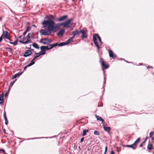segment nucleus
I'll return each mask as SVG.
<instances>
[{
    "instance_id": "nucleus-10",
    "label": "nucleus",
    "mask_w": 154,
    "mask_h": 154,
    "mask_svg": "<svg viewBox=\"0 0 154 154\" xmlns=\"http://www.w3.org/2000/svg\"><path fill=\"white\" fill-rule=\"evenodd\" d=\"M2 35H3V37L4 39L5 38L8 39L10 41H11L8 32L7 31H5V32L4 31Z\"/></svg>"
},
{
    "instance_id": "nucleus-33",
    "label": "nucleus",
    "mask_w": 154,
    "mask_h": 154,
    "mask_svg": "<svg viewBox=\"0 0 154 154\" xmlns=\"http://www.w3.org/2000/svg\"><path fill=\"white\" fill-rule=\"evenodd\" d=\"M0 103L1 104L3 103V98L2 97H0Z\"/></svg>"
},
{
    "instance_id": "nucleus-40",
    "label": "nucleus",
    "mask_w": 154,
    "mask_h": 154,
    "mask_svg": "<svg viewBox=\"0 0 154 154\" xmlns=\"http://www.w3.org/2000/svg\"><path fill=\"white\" fill-rule=\"evenodd\" d=\"M153 68V67L152 66H148L147 67V69H149V68L152 69Z\"/></svg>"
},
{
    "instance_id": "nucleus-4",
    "label": "nucleus",
    "mask_w": 154,
    "mask_h": 154,
    "mask_svg": "<svg viewBox=\"0 0 154 154\" xmlns=\"http://www.w3.org/2000/svg\"><path fill=\"white\" fill-rule=\"evenodd\" d=\"M140 140V137L138 139L134 142V143L131 145H122L123 147H129L132 148L133 149H135L137 147V144L139 142Z\"/></svg>"
},
{
    "instance_id": "nucleus-26",
    "label": "nucleus",
    "mask_w": 154,
    "mask_h": 154,
    "mask_svg": "<svg viewBox=\"0 0 154 154\" xmlns=\"http://www.w3.org/2000/svg\"><path fill=\"white\" fill-rule=\"evenodd\" d=\"M32 45L35 48L38 49L39 48L38 45L35 43H34Z\"/></svg>"
},
{
    "instance_id": "nucleus-41",
    "label": "nucleus",
    "mask_w": 154,
    "mask_h": 154,
    "mask_svg": "<svg viewBox=\"0 0 154 154\" xmlns=\"http://www.w3.org/2000/svg\"><path fill=\"white\" fill-rule=\"evenodd\" d=\"M84 137H82V138L81 139L80 142H82L83 141V140H84Z\"/></svg>"
},
{
    "instance_id": "nucleus-7",
    "label": "nucleus",
    "mask_w": 154,
    "mask_h": 154,
    "mask_svg": "<svg viewBox=\"0 0 154 154\" xmlns=\"http://www.w3.org/2000/svg\"><path fill=\"white\" fill-rule=\"evenodd\" d=\"M87 30L84 28L80 30V33H81L82 35L81 36V37L83 38H87Z\"/></svg>"
},
{
    "instance_id": "nucleus-50",
    "label": "nucleus",
    "mask_w": 154,
    "mask_h": 154,
    "mask_svg": "<svg viewBox=\"0 0 154 154\" xmlns=\"http://www.w3.org/2000/svg\"><path fill=\"white\" fill-rule=\"evenodd\" d=\"M3 131H4V133L5 134V133H6V131H5V129H3Z\"/></svg>"
},
{
    "instance_id": "nucleus-57",
    "label": "nucleus",
    "mask_w": 154,
    "mask_h": 154,
    "mask_svg": "<svg viewBox=\"0 0 154 154\" xmlns=\"http://www.w3.org/2000/svg\"><path fill=\"white\" fill-rule=\"evenodd\" d=\"M48 17H45V18H48Z\"/></svg>"
},
{
    "instance_id": "nucleus-32",
    "label": "nucleus",
    "mask_w": 154,
    "mask_h": 154,
    "mask_svg": "<svg viewBox=\"0 0 154 154\" xmlns=\"http://www.w3.org/2000/svg\"><path fill=\"white\" fill-rule=\"evenodd\" d=\"M49 16L50 17V18L48 19V20H53L54 17L52 15H49Z\"/></svg>"
},
{
    "instance_id": "nucleus-47",
    "label": "nucleus",
    "mask_w": 154,
    "mask_h": 154,
    "mask_svg": "<svg viewBox=\"0 0 154 154\" xmlns=\"http://www.w3.org/2000/svg\"><path fill=\"white\" fill-rule=\"evenodd\" d=\"M8 93L7 92H6L5 95V97H6L8 96Z\"/></svg>"
},
{
    "instance_id": "nucleus-20",
    "label": "nucleus",
    "mask_w": 154,
    "mask_h": 154,
    "mask_svg": "<svg viewBox=\"0 0 154 154\" xmlns=\"http://www.w3.org/2000/svg\"><path fill=\"white\" fill-rule=\"evenodd\" d=\"M22 73V72H21L20 73H18L15 74L12 77V79H15L17 77H19L20 75H21Z\"/></svg>"
},
{
    "instance_id": "nucleus-48",
    "label": "nucleus",
    "mask_w": 154,
    "mask_h": 154,
    "mask_svg": "<svg viewBox=\"0 0 154 154\" xmlns=\"http://www.w3.org/2000/svg\"><path fill=\"white\" fill-rule=\"evenodd\" d=\"M110 154H114V152L112 150Z\"/></svg>"
},
{
    "instance_id": "nucleus-22",
    "label": "nucleus",
    "mask_w": 154,
    "mask_h": 154,
    "mask_svg": "<svg viewBox=\"0 0 154 154\" xmlns=\"http://www.w3.org/2000/svg\"><path fill=\"white\" fill-rule=\"evenodd\" d=\"M103 128H104V130L105 131H107L108 132H109L110 130V128L109 127H107L104 126Z\"/></svg>"
},
{
    "instance_id": "nucleus-6",
    "label": "nucleus",
    "mask_w": 154,
    "mask_h": 154,
    "mask_svg": "<svg viewBox=\"0 0 154 154\" xmlns=\"http://www.w3.org/2000/svg\"><path fill=\"white\" fill-rule=\"evenodd\" d=\"M72 20L73 19L72 18L69 19L65 22L61 23V25L64 27L69 28L70 27V26H69V25L71 22Z\"/></svg>"
},
{
    "instance_id": "nucleus-18",
    "label": "nucleus",
    "mask_w": 154,
    "mask_h": 154,
    "mask_svg": "<svg viewBox=\"0 0 154 154\" xmlns=\"http://www.w3.org/2000/svg\"><path fill=\"white\" fill-rule=\"evenodd\" d=\"M80 33V31H79L78 30H75L72 32V34L73 37H74L75 36L79 35Z\"/></svg>"
},
{
    "instance_id": "nucleus-16",
    "label": "nucleus",
    "mask_w": 154,
    "mask_h": 154,
    "mask_svg": "<svg viewBox=\"0 0 154 154\" xmlns=\"http://www.w3.org/2000/svg\"><path fill=\"white\" fill-rule=\"evenodd\" d=\"M4 116L5 120V124L7 125L8 123V121L6 116V113L5 111L4 112Z\"/></svg>"
},
{
    "instance_id": "nucleus-35",
    "label": "nucleus",
    "mask_w": 154,
    "mask_h": 154,
    "mask_svg": "<svg viewBox=\"0 0 154 154\" xmlns=\"http://www.w3.org/2000/svg\"><path fill=\"white\" fill-rule=\"evenodd\" d=\"M31 29V27H30L29 26H27L26 27V31L27 32L29 31Z\"/></svg>"
},
{
    "instance_id": "nucleus-44",
    "label": "nucleus",
    "mask_w": 154,
    "mask_h": 154,
    "mask_svg": "<svg viewBox=\"0 0 154 154\" xmlns=\"http://www.w3.org/2000/svg\"><path fill=\"white\" fill-rule=\"evenodd\" d=\"M107 149V147L106 146L105 148V152H106Z\"/></svg>"
},
{
    "instance_id": "nucleus-19",
    "label": "nucleus",
    "mask_w": 154,
    "mask_h": 154,
    "mask_svg": "<svg viewBox=\"0 0 154 154\" xmlns=\"http://www.w3.org/2000/svg\"><path fill=\"white\" fill-rule=\"evenodd\" d=\"M48 46H41L40 47L41 49L42 52H44L47 50H48Z\"/></svg>"
},
{
    "instance_id": "nucleus-43",
    "label": "nucleus",
    "mask_w": 154,
    "mask_h": 154,
    "mask_svg": "<svg viewBox=\"0 0 154 154\" xmlns=\"http://www.w3.org/2000/svg\"><path fill=\"white\" fill-rule=\"evenodd\" d=\"M39 53V54H41V55L44 54L45 53V51L41 53Z\"/></svg>"
},
{
    "instance_id": "nucleus-1",
    "label": "nucleus",
    "mask_w": 154,
    "mask_h": 154,
    "mask_svg": "<svg viewBox=\"0 0 154 154\" xmlns=\"http://www.w3.org/2000/svg\"><path fill=\"white\" fill-rule=\"evenodd\" d=\"M55 23L52 20H46L45 22V24H47L49 25L50 28L49 29L51 30L52 31H55L56 30L60 27L61 26H62L61 23H57L54 24Z\"/></svg>"
},
{
    "instance_id": "nucleus-51",
    "label": "nucleus",
    "mask_w": 154,
    "mask_h": 154,
    "mask_svg": "<svg viewBox=\"0 0 154 154\" xmlns=\"http://www.w3.org/2000/svg\"><path fill=\"white\" fill-rule=\"evenodd\" d=\"M28 67V66H25L24 67V70H25L26 68Z\"/></svg>"
},
{
    "instance_id": "nucleus-31",
    "label": "nucleus",
    "mask_w": 154,
    "mask_h": 154,
    "mask_svg": "<svg viewBox=\"0 0 154 154\" xmlns=\"http://www.w3.org/2000/svg\"><path fill=\"white\" fill-rule=\"evenodd\" d=\"M17 79H16L15 81H13V82H11L10 83V85L9 88V89H10V87H11L13 86L14 84L15 83V82L16 81Z\"/></svg>"
},
{
    "instance_id": "nucleus-14",
    "label": "nucleus",
    "mask_w": 154,
    "mask_h": 154,
    "mask_svg": "<svg viewBox=\"0 0 154 154\" xmlns=\"http://www.w3.org/2000/svg\"><path fill=\"white\" fill-rule=\"evenodd\" d=\"M31 54V51L30 50H28L25 51V54L23 55V56L25 57H26L30 55Z\"/></svg>"
},
{
    "instance_id": "nucleus-28",
    "label": "nucleus",
    "mask_w": 154,
    "mask_h": 154,
    "mask_svg": "<svg viewBox=\"0 0 154 154\" xmlns=\"http://www.w3.org/2000/svg\"><path fill=\"white\" fill-rule=\"evenodd\" d=\"M88 130H85L83 131V133L82 134L83 136H85L86 135V132H88Z\"/></svg>"
},
{
    "instance_id": "nucleus-36",
    "label": "nucleus",
    "mask_w": 154,
    "mask_h": 154,
    "mask_svg": "<svg viewBox=\"0 0 154 154\" xmlns=\"http://www.w3.org/2000/svg\"><path fill=\"white\" fill-rule=\"evenodd\" d=\"M154 134V133L153 132H151L150 133H149V136H150V138H152V136Z\"/></svg>"
},
{
    "instance_id": "nucleus-2",
    "label": "nucleus",
    "mask_w": 154,
    "mask_h": 154,
    "mask_svg": "<svg viewBox=\"0 0 154 154\" xmlns=\"http://www.w3.org/2000/svg\"><path fill=\"white\" fill-rule=\"evenodd\" d=\"M46 20H44L42 23V25L43 27L46 29L47 28V30L45 29H42L40 31V32L41 34L43 35H48L51 34V30L49 29L50 28L49 25L47 24H45V22Z\"/></svg>"
},
{
    "instance_id": "nucleus-30",
    "label": "nucleus",
    "mask_w": 154,
    "mask_h": 154,
    "mask_svg": "<svg viewBox=\"0 0 154 154\" xmlns=\"http://www.w3.org/2000/svg\"><path fill=\"white\" fill-rule=\"evenodd\" d=\"M35 62L33 61H32V60H31V62L29 63V64H28L27 65V66H28V67H29L32 65H33V64H34V63H35Z\"/></svg>"
},
{
    "instance_id": "nucleus-5",
    "label": "nucleus",
    "mask_w": 154,
    "mask_h": 154,
    "mask_svg": "<svg viewBox=\"0 0 154 154\" xmlns=\"http://www.w3.org/2000/svg\"><path fill=\"white\" fill-rule=\"evenodd\" d=\"M52 41L51 39L47 38H42L40 41V42L43 43L44 45L48 44L51 43Z\"/></svg>"
},
{
    "instance_id": "nucleus-39",
    "label": "nucleus",
    "mask_w": 154,
    "mask_h": 154,
    "mask_svg": "<svg viewBox=\"0 0 154 154\" xmlns=\"http://www.w3.org/2000/svg\"><path fill=\"white\" fill-rule=\"evenodd\" d=\"M0 151H2V152H3L5 154H7L5 152V150L3 149H0Z\"/></svg>"
},
{
    "instance_id": "nucleus-17",
    "label": "nucleus",
    "mask_w": 154,
    "mask_h": 154,
    "mask_svg": "<svg viewBox=\"0 0 154 154\" xmlns=\"http://www.w3.org/2000/svg\"><path fill=\"white\" fill-rule=\"evenodd\" d=\"M95 117L97 118V120H99L100 121H101L102 122V123H103L104 122V120L100 116H97L96 115H95Z\"/></svg>"
},
{
    "instance_id": "nucleus-15",
    "label": "nucleus",
    "mask_w": 154,
    "mask_h": 154,
    "mask_svg": "<svg viewBox=\"0 0 154 154\" xmlns=\"http://www.w3.org/2000/svg\"><path fill=\"white\" fill-rule=\"evenodd\" d=\"M56 46H57V45L55 44V43L53 44H50L48 46H48V50H49Z\"/></svg>"
},
{
    "instance_id": "nucleus-49",
    "label": "nucleus",
    "mask_w": 154,
    "mask_h": 154,
    "mask_svg": "<svg viewBox=\"0 0 154 154\" xmlns=\"http://www.w3.org/2000/svg\"><path fill=\"white\" fill-rule=\"evenodd\" d=\"M143 143H142L141 144H140V147H142V146H143Z\"/></svg>"
},
{
    "instance_id": "nucleus-46",
    "label": "nucleus",
    "mask_w": 154,
    "mask_h": 154,
    "mask_svg": "<svg viewBox=\"0 0 154 154\" xmlns=\"http://www.w3.org/2000/svg\"><path fill=\"white\" fill-rule=\"evenodd\" d=\"M2 97V98H3V93H2L0 97Z\"/></svg>"
},
{
    "instance_id": "nucleus-54",
    "label": "nucleus",
    "mask_w": 154,
    "mask_h": 154,
    "mask_svg": "<svg viewBox=\"0 0 154 154\" xmlns=\"http://www.w3.org/2000/svg\"><path fill=\"white\" fill-rule=\"evenodd\" d=\"M2 19V17H0V21H1Z\"/></svg>"
},
{
    "instance_id": "nucleus-38",
    "label": "nucleus",
    "mask_w": 154,
    "mask_h": 154,
    "mask_svg": "<svg viewBox=\"0 0 154 154\" xmlns=\"http://www.w3.org/2000/svg\"><path fill=\"white\" fill-rule=\"evenodd\" d=\"M27 36H28V37H31L32 36V34L31 33H28Z\"/></svg>"
},
{
    "instance_id": "nucleus-37",
    "label": "nucleus",
    "mask_w": 154,
    "mask_h": 154,
    "mask_svg": "<svg viewBox=\"0 0 154 154\" xmlns=\"http://www.w3.org/2000/svg\"><path fill=\"white\" fill-rule=\"evenodd\" d=\"M3 35H2L0 37V42H1L2 41V39H3Z\"/></svg>"
},
{
    "instance_id": "nucleus-42",
    "label": "nucleus",
    "mask_w": 154,
    "mask_h": 154,
    "mask_svg": "<svg viewBox=\"0 0 154 154\" xmlns=\"http://www.w3.org/2000/svg\"><path fill=\"white\" fill-rule=\"evenodd\" d=\"M27 32L26 31H25L23 33L22 35L24 36L26 35Z\"/></svg>"
},
{
    "instance_id": "nucleus-12",
    "label": "nucleus",
    "mask_w": 154,
    "mask_h": 154,
    "mask_svg": "<svg viewBox=\"0 0 154 154\" xmlns=\"http://www.w3.org/2000/svg\"><path fill=\"white\" fill-rule=\"evenodd\" d=\"M67 17L68 16L67 15H64L57 18V20L59 21H63L66 19Z\"/></svg>"
},
{
    "instance_id": "nucleus-8",
    "label": "nucleus",
    "mask_w": 154,
    "mask_h": 154,
    "mask_svg": "<svg viewBox=\"0 0 154 154\" xmlns=\"http://www.w3.org/2000/svg\"><path fill=\"white\" fill-rule=\"evenodd\" d=\"M100 60L101 62V64L102 66V68L103 69H106L109 67V66L105 64V62L102 58H100Z\"/></svg>"
},
{
    "instance_id": "nucleus-25",
    "label": "nucleus",
    "mask_w": 154,
    "mask_h": 154,
    "mask_svg": "<svg viewBox=\"0 0 154 154\" xmlns=\"http://www.w3.org/2000/svg\"><path fill=\"white\" fill-rule=\"evenodd\" d=\"M9 43L11 44H13L15 46L17 44V40H16L14 41V42H10Z\"/></svg>"
},
{
    "instance_id": "nucleus-24",
    "label": "nucleus",
    "mask_w": 154,
    "mask_h": 154,
    "mask_svg": "<svg viewBox=\"0 0 154 154\" xmlns=\"http://www.w3.org/2000/svg\"><path fill=\"white\" fill-rule=\"evenodd\" d=\"M35 55H36L34 56L32 61H34L36 58L38 57L41 55V54H39V53H35Z\"/></svg>"
},
{
    "instance_id": "nucleus-45",
    "label": "nucleus",
    "mask_w": 154,
    "mask_h": 154,
    "mask_svg": "<svg viewBox=\"0 0 154 154\" xmlns=\"http://www.w3.org/2000/svg\"><path fill=\"white\" fill-rule=\"evenodd\" d=\"M147 138H148V137H146L145 138V139L143 141V142H145L147 140Z\"/></svg>"
},
{
    "instance_id": "nucleus-34",
    "label": "nucleus",
    "mask_w": 154,
    "mask_h": 154,
    "mask_svg": "<svg viewBox=\"0 0 154 154\" xmlns=\"http://www.w3.org/2000/svg\"><path fill=\"white\" fill-rule=\"evenodd\" d=\"M94 134L95 135H99L100 134L99 132L97 131H95L94 132Z\"/></svg>"
},
{
    "instance_id": "nucleus-53",
    "label": "nucleus",
    "mask_w": 154,
    "mask_h": 154,
    "mask_svg": "<svg viewBox=\"0 0 154 154\" xmlns=\"http://www.w3.org/2000/svg\"><path fill=\"white\" fill-rule=\"evenodd\" d=\"M23 36V35H21L18 38H21Z\"/></svg>"
},
{
    "instance_id": "nucleus-21",
    "label": "nucleus",
    "mask_w": 154,
    "mask_h": 154,
    "mask_svg": "<svg viewBox=\"0 0 154 154\" xmlns=\"http://www.w3.org/2000/svg\"><path fill=\"white\" fill-rule=\"evenodd\" d=\"M68 43H66V42H62L59 44H58V43H55V44L57 45V46H63L65 45H66Z\"/></svg>"
},
{
    "instance_id": "nucleus-56",
    "label": "nucleus",
    "mask_w": 154,
    "mask_h": 154,
    "mask_svg": "<svg viewBox=\"0 0 154 154\" xmlns=\"http://www.w3.org/2000/svg\"><path fill=\"white\" fill-rule=\"evenodd\" d=\"M32 26H35V25H32Z\"/></svg>"
},
{
    "instance_id": "nucleus-29",
    "label": "nucleus",
    "mask_w": 154,
    "mask_h": 154,
    "mask_svg": "<svg viewBox=\"0 0 154 154\" xmlns=\"http://www.w3.org/2000/svg\"><path fill=\"white\" fill-rule=\"evenodd\" d=\"M5 49L7 50L9 52L12 53V49L10 48L6 47L5 48Z\"/></svg>"
},
{
    "instance_id": "nucleus-52",
    "label": "nucleus",
    "mask_w": 154,
    "mask_h": 154,
    "mask_svg": "<svg viewBox=\"0 0 154 154\" xmlns=\"http://www.w3.org/2000/svg\"><path fill=\"white\" fill-rule=\"evenodd\" d=\"M25 38L24 37L22 41H23L24 42H25L24 41L25 40Z\"/></svg>"
},
{
    "instance_id": "nucleus-13",
    "label": "nucleus",
    "mask_w": 154,
    "mask_h": 154,
    "mask_svg": "<svg viewBox=\"0 0 154 154\" xmlns=\"http://www.w3.org/2000/svg\"><path fill=\"white\" fill-rule=\"evenodd\" d=\"M65 32V30L63 29H60L58 32L57 35L59 36L62 37Z\"/></svg>"
},
{
    "instance_id": "nucleus-9",
    "label": "nucleus",
    "mask_w": 154,
    "mask_h": 154,
    "mask_svg": "<svg viewBox=\"0 0 154 154\" xmlns=\"http://www.w3.org/2000/svg\"><path fill=\"white\" fill-rule=\"evenodd\" d=\"M31 37H28V36H27L26 38V41L25 42H24L22 41H19V42L20 43L24 44H26L29 43L31 42V41L30 40V38Z\"/></svg>"
},
{
    "instance_id": "nucleus-11",
    "label": "nucleus",
    "mask_w": 154,
    "mask_h": 154,
    "mask_svg": "<svg viewBox=\"0 0 154 154\" xmlns=\"http://www.w3.org/2000/svg\"><path fill=\"white\" fill-rule=\"evenodd\" d=\"M109 53L110 57L112 59H115L116 57V55L113 52L110 50H109Z\"/></svg>"
},
{
    "instance_id": "nucleus-55",
    "label": "nucleus",
    "mask_w": 154,
    "mask_h": 154,
    "mask_svg": "<svg viewBox=\"0 0 154 154\" xmlns=\"http://www.w3.org/2000/svg\"><path fill=\"white\" fill-rule=\"evenodd\" d=\"M151 138V139H152V140H153V139H154V137H152V138Z\"/></svg>"
},
{
    "instance_id": "nucleus-3",
    "label": "nucleus",
    "mask_w": 154,
    "mask_h": 154,
    "mask_svg": "<svg viewBox=\"0 0 154 154\" xmlns=\"http://www.w3.org/2000/svg\"><path fill=\"white\" fill-rule=\"evenodd\" d=\"M97 38L98 39V40L99 41V42L101 43V44L102 43L101 42V40L100 38L99 35L97 34H94L93 36V40L94 42V43L95 44V45L97 47V48L98 50H99V46L98 45V44L97 42Z\"/></svg>"
},
{
    "instance_id": "nucleus-23",
    "label": "nucleus",
    "mask_w": 154,
    "mask_h": 154,
    "mask_svg": "<svg viewBox=\"0 0 154 154\" xmlns=\"http://www.w3.org/2000/svg\"><path fill=\"white\" fill-rule=\"evenodd\" d=\"M153 146L152 144L149 143L147 146V149L149 150H152L153 148H152Z\"/></svg>"
},
{
    "instance_id": "nucleus-59",
    "label": "nucleus",
    "mask_w": 154,
    "mask_h": 154,
    "mask_svg": "<svg viewBox=\"0 0 154 154\" xmlns=\"http://www.w3.org/2000/svg\"><path fill=\"white\" fill-rule=\"evenodd\" d=\"M106 153V152H105L103 154H105Z\"/></svg>"
},
{
    "instance_id": "nucleus-27",
    "label": "nucleus",
    "mask_w": 154,
    "mask_h": 154,
    "mask_svg": "<svg viewBox=\"0 0 154 154\" xmlns=\"http://www.w3.org/2000/svg\"><path fill=\"white\" fill-rule=\"evenodd\" d=\"M74 38V37L73 36L72 37L70 38L69 39H68L67 41L68 42H67L68 43V44L71 42H73V40Z\"/></svg>"
},
{
    "instance_id": "nucleus-58",
    "label": "nucleus",
    "mask_w": 154,
    "mask_h": 154,
    "mask_svg": "<svg viewBox=\"0 0 154 154\" xmlns=\"http://www.w3.org/2000/svg\"><path fill=\"white\" fill-rule=\"evenodd\" d=\"M145 142H143V143H143H143H144Z\"/></svg>"
}]
</instances>
